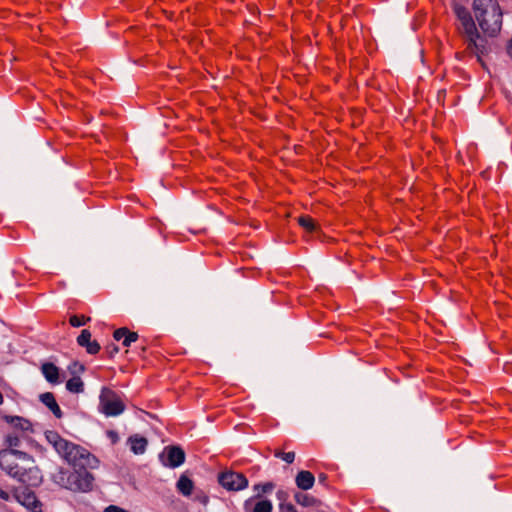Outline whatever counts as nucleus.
<instances>
[{
	"label": "nucleus",
	"instance_id": "nucleus-19",
	"mask_svg": "<svg viewBox=\"0 0 512 512\" xmlns=\"http://www.w3.org/2000/svg\"><path fill=\"white\" fill-rule=\"evenodd\" d=\"M66 388L71 393H82L84 391V383L79 376H73L67 381Z\"/></svg>",
	"mask_w": 512,
	"mask_h": 512
},
{
	"label": "nucleus",
	"instance_id": "nucleus-29",
	"mask_svg": "<svg viewBox=\"0 0 512 512\" xmlns=\"http://www.w3.org/2000/svg\"><path fill=\"white\" fill-rule=\"evenodd\" d=\"M68 369L71 374L77 376L76 374L84 371V366L82 364H79L78 362H74L71 365H69Z\"/></svg>",
	"mask_w": 512,
	"mask_h": 512
},
{
	"label": "nucleus",
	"instance_id": "nucleus-7",
	"mask_svg": "<svg viewBox=\"0 0 512 512\" xmlns=\"http://www.w3.org/2000/svg\"><path fill=\"white\" fill-rule=\"evenodd\" d=\"M218 481L225 489L230 491L243 490L248 486L247 478L242 474L234 471H226L219 475Z\"/></svg>",
	"mask_w": 512,
	"mask_h": 512
},
{
	"label": "nucleus",
	"instance_id": "nucleus-20",
	"mask_svg": "<svg viewBox=\"0 0 512 512\" xmlns=\"http://www.w3.org/2000/svg\"><path fill=\"white\" fill-rule=\"evenodd\" d=\"M295 501L304 507H311L316 504V499L308 494L297 492L294 495Z\"/></svg>",
	"mask_w": 512,
	"mask_h": 512
},
{
	"label": "nucleus",
	"instance_id": "nucleus-11",
	"mask_svg": "<svg viewBox=\"0 0 512 512\" xmlns=\"http://www.w3.org/2000/svg\"><path fill=\"white\" fill-rule=\"evenodd\" d=\"M295 483L301 490H309L315 483V477L310 471L302 470L295 477Z\"/></svg>",
	"mask_w": 512,
	"mask_h": 512
},
{
	"label": "nucleus",
	"instance_id": "nucleus-18",
	"mask_svg": "<svg viewBox=\"0 0 512 512\" xmlns=\"http://www.w3.org/2000/svg\"><path fill=\"white\" fill-rule=\"evenodd\" d=\"M177 489L184 496H189L192 493L194 484L190 478L185 475H181L177 481Z\"/></svg>",
	"mask_w": 512,
	"mask_h": 512
},
{
	"label": "nucleus",
	"instance_id": "nucleus-6",
	"mask_svg": "<svg viewBox=\"0 0 512 512\" xmlns=\"http://www.w3.org/2000/svg\"><path fill=\"white\" fill-rule=\"evenodd\" d=\"M461 33L465 39V42L467 45V50L471 54L477 56L478 60L480 61L481 56L487 52L486 38L483 37L479 33L477 28H475V31H473V33H471V34L469 32H461Z\"/></svg>",
	"mask_w": 512,
	"mask_h": 512
},
{
	"label": "nucleus",
	"instance_id": "nucleus-25",
	"mask_svg": "<svg viewBox=\"0 0 512 512\" xmlns=\"http://www.w3.org/2000/svg\"><path fill=\"white\" fill-rule=\"evenodd\" d=\"M90 318H85L84 316L73 315L70 317L69 322L73 327H80L86 324Z\"/></svg>",
	"mask_w": 512,
	"mask_h": 512
},
{
	"label": "nucleus",
	"instance_id": "nucleus-21",
	"mask_svg": "<svg viewBox=\"0 0 512 512\" xmlns=\"http://www.w3.org/2000/svg\"><path fill=\"white\" fill-rule=\"evenodd\" d=\"M298 224L305 229L307 232H315L317 230V225L315 221L307 215L298 217Z\"/></svg>",
	"mask_w": 512,
	"mask_h": 512
},
{
	"label": "nucleus",
	"instance_id": "nucleus-3",
	"mask_svg": "<svg viewBox=\"0 0 512 512\" xmlns=\"http://www.w3.org/2000/svg\"><path fill=\"white\" fill-rule=\"evenodd\" d=\"M94 476L87 470L74 471L63 468L52 474V481L59 487L73 492H89L93 489Z\"/></svg>",
	"mask_w": 512,
	"mask_h": 512
},
{
	"label": "nucleus",
	"instance_id": "nucleus-30",
	"mask_svg": "<svg viewBox=\"0 0 512 512\" xmlns=\"http://www.w3.org/2000/svg\"><path fill=\"white\" fill-rule=\"evenodd\" d=\"M127 331L128 329L123 327V328H119L117 330L114 331V334H113V337L115 340L119 341L121 339L124 340L126 334H127Z\"/></svg>",
	"mask_w": 512,
	"mask_h": 512
},
{
	"label": "nucleus",
	"instance_id": "nucleus-33",
	"mask_svg": "<svg viewBox=\"0 0 512 512\" xmlns=\"http://www.w3.org/2000/svg\"><path fill=\"white\" fill-rule=\"evenodd\" d=\"M276 496L280 503H286V500L288 499V493L283 490L277 491Z\"/></svg>",
	"mask_w": 512,
	"mask_h": 512
},
{
	"label": "nucleus",
	"instance_id": "nucleus-1",
	"mask_svg": "<svg viewBox=\"0 0 512 512\" xmlns=\"http://www.w3.org/2000/svg\"><path fill=\"white\" fill-rule=\"evenodd\" d=\"M0 468L26 486H37L42 479L40 470L34 466L33 457L16 449L0 451Z\"/></svg>",
	"mask_w": 512,
	"mask_h": 512
},
{
	"label": "nucleus",
	"instance_id": "nucleus-15",
	"mask_svg": "<svg viewBox=\"0 0 512 512\" xmlns=\"http://www.w3.org/2000/svg\"><path fill=\"white\" fill-rule=\"evenodd\" d=\"M45 438L46 440L53 446L55 451L59 454L60 451L64 449V446L67 445L66 439L62 438L57 432L55 431H46L45 432Z\"/></svg>",
	"mask_w": 512,
	"mask_h": 512
},
{
	"label": "nucleus",
	"instance_id": "nucleus-34",
	"mask_svg": "<svg viewBox=\"0 0 512 512\" xmlns=\"http://www.w3.org/2000/svg\"><path fill=\"white\" fill-rule=\"evenodd\" d=\"M105 512H129V511L125 510L121 507L115 506V505H110L105 508Z\"/></svg>",
	"mask_w": 512,
	"mask_h": 512
},
{
	"label": "nucleus",
	"instance_id": "nucleus-4",
	"mask_svg": "<svg viewBox=\"0 0 512 512\" xmlns=\"http://www.w3.org/2000/svg\"><path fill=\"white\" fill-rule=\"evenodd\" d=\"M59 456L77 470L96 469L99 466V460L93 454L70 441H67Z\"/></svg>",
	"mask_w": 512,
	"mask_h": 512
},
{
	"label": "nucleus",
	"instance_id": "nucleus-22",
	"mask_svg": "<svg viewBox=\"0 0 512 512\" xmlns=\"http://www.w3.org/2000/svg\"><path fill=\"white\" fill-rule=\"evenodd\" d=\"M274 487L275 485L272 482L254 485V491L257 492L256 497H260L261 494L270 493L274 489Z\"/></svg>",
	"mask_w": 512,
	"mask_h": 512
},
{
	"label": "nucleus",
	"instance_id": "nucleus-35",
	"mask_svg": "<svg viewBox=\"0 0 512 512\" xmlns=\"http://www.w3.org/2000/svg\"><path fill=\"white\" fill-rule=\"evenodd\" d=\"M0 498L3 500H9L10 499V493L7 491H4L0 488Z\"/></svg>",
	"mask_w": 512,
	"mask_h": 512
},
{
	"label": "nucleus",
	"instance_id": "nucleus-31",
	"mask_svg": "<svg viewBox=\"0 0 512 512\" xmlns=\"http://www.w3.org/2000/svg\"><path fill=\"white\" fill-rule=\"evenodd\" d=\"M279 511L280 512H297L296 508L291 503H280Z\"/></svg>",
	"mask_w": 512,
	"mask_h": 512
},
{
	"label": "nucleus",
	"instance_id": "nucleus-26",
	"mask_svg": "<svg viewBox=\"0 0 512 512\" xmlns=\"http://www.w3.org/2000/svg\"><path fill=\"white\" fill-rule=\"evenodd\" d=\"M6 444L12 449L13 447L20 446V438L17 434L11 433L6 436Z\"/></svg>",
	"mask_w": 512,
	"mask_h": 512
},
{
	"label": "nucleus",
	"instance_id": "nucleus-5",
	"mask_svg": "<svg viewBox=\"0 0 512 512\" xmlns=\"http://www.w3.org/2000/svg\"><path fill=\"white\" fill-rule=\"evenodd\" d=\"M99 410L107 417H115L124 412L125 405L115 391L104 387L99 396Z\"/></svg>",
	"mask_w": 512,
	"mask_h": 512
},
{
	"label": "nucleus",
	"instance_id": "nucleus-16",
	"mask_svg": "<svg viewBox=\"0 0 512 512\" xmlns=\"http://www.w3.org/2000/svg\"><path fill=\"white\" fill-rule=\"evenodd\" d=\"M128 441L130 443V448L134 454H143L146 451L148 444L146 438L139 435H133L129 437Z\"/></svg>",
	"mask_w": 512,
	"mask_h": 512
},
{
	"label": "nucleus",
	"instance_id": "nucleus-12",
	"mask_svg": "<svg viewBox=\"0 0 512 512\" xmlns=\"http://www.w3.org/2000/svg\"><path fill=\"white\" fill-rule=\"evenodd\" d=\"M252 498L248 499L244 503V509L249 512H271L272 511V503L270 500L263 499L259 500L252 506Z\"/></svg>",
	"mask_w": 512,
	"mask_h": 512
},
{
	"label": "nucleus",
	"instance_id": "nucleus-24",
	"mask_svg": "<svg viewBox=\"0 0 512 512\" xmlns=\"http://www.w3.org/2000/svg\"><path fill=\"white\" fill-rule=\"evenodd\" d=\"M91 341V333L89 330L84 329L77 337V343L81 347H85Z\"/></svg>",
	"mask_w": 512,
	"mask_h": 512
},
{
	"label": "nucleus",
	"instance_id": "nucleus-23",
	"mask_svg": "<svg viewBox=\"0 0 512 512\" xmlns=\"http://www.w3.org/2000/svg\"><path fill=\"white\" fill-rule=\"evenodd\" d=\"M274 456L276 458L282 459L283 461H285L288 464L293 463V461L295 459V453L294 452H282L280 450H275Z\"/></svg>",
	"mask_w": 512,
	"mask_h": 512
},
{
	"label": "nucleus",
	"instance_id": "nucleus-10",
	"mask_svg": "<svg viewBox=\"0 0 512 512\" xmlns=\"http://www.w3.org/2000/svg\"><path fill=\"white\" fill-rule=\"evenodd\" d=\"M15 497L22 505L34 512H37V509L41 506L35 494L27 488H25L22 492L15 494Z\"/></svg>",
	"mask_w": 512,
	"mask_h": 512
},
{
	"label": "nucleus",
	"instance_id": "nucleus-17",
	"mask_svg": "<svg viewBox=\"0 0 512 512\" xmlns=\"http://www.w3.org/2000/svg\"><path fill=\"white\" fill-rule=\"evenodd\" d=\"M5 421L21 431L31 430V423L20 416H5Z\"/></svg>",
	"mask_w": 512,
	"mask_h": 512
},
{
	"label": "nucleus",
	"instance_id": "nucleus-9",
	"mask_svg": "<svg viewBox=\"0 0 512 512\" xmlns=\"http://www.w3.org/2000/svg\"><path fill=\"white\" fill-rule=\"evenodd\" d=\"M453 11L461 23V32H469L470 34L473 33L477 27L470 11L459 3H454Z\"/></svg>",
	"mask_w": 512,
	"mask_h": 512
},
{
	"label": "nucleus",
	"instance_id": "nucleus-13",
	"mask_svg": "<svg viewBox=\"0 0 512 512\" xmlns=\"http://www.w3.org/2000/svg\"><path fill=\"white\" fill-rule=\"evenodd\" d=\"M41 371H42V374L44 375L45 379L49 383H51V384L59 383V369L53 363L46 362V363L42 364Z\"/></svg>",
	"mask_w": 512,
	"mask_h": 512
},
{
	"label": "nucleus",
	"instance_id": "nucleus-37",
	"mask_svg": "<svg viewBox=\"0 0 512 512\" xmlns=\"http://www.w3.org/2000/svg\"><path fill=\"white\" fill-rule=\"evenodd\" d=\"M319 480H320L321 482H324V481L326 480V475L321 474V475L319 476Z\"/></svg>",
	"mask_w": 512,
	"mask_h": 512
},
{
	"label": "nucleus",
	"instance_id": "nucleus-36",
	"mask_svg": "<svg viewBox=\"0 0 512 512\" xmlns=\"http://www.w3.org/2000/svg\"><path fill=\"white\" fill-rule=\"evenodd\" d=\"M507 53L512 58V38L510 39V41L507 45Z\"/></svg>",
	"mask_w": 512,
	"mask_h": 512
},
{
	"label": "nucleus",
	"instance_id": "nucleus-28",
	"mask_svg": "<svg viewBox=\"0 0 512 512\" xmlns=\"http://www.w3.org/2000/svg\"><path fill=\"white\" fill-rule=\"evenodd\" d=\"M138 339V334L136 332L127 331V334L123 340V345L128 347L132 342H135Z\"/></svg>",
	"mask_w": 512,
	"mask_h": 512
},
{
	"label": "nucleus",
	"instance_id": "nucleus-2",
	"mask_svg": "<svg viewBox=\"0 0 512 512\" xmlns=\"http://www.w3.org/2000/svg\"><path fill=\"white\" fill-rule=\"evenodd\" d=\"M472 9L480 29L490 37L497 36L503 22L498 0H473Z\"/></svg>",
	"mask_w": 512,
	"mask_h": 512
},
{
	"label": "nucleus",
	"instance_id": "nucleus-14",
	"mask_svg": "<svg viewBox=\"0 0 512 512\" xmlns=\"http://www.w3.org/2000/svg\"><path fill=\"white\" fill-rule=\"evenodd\" d=\"M40 400L44 405H46L51 410V412L54 414L55 417H57V418L62 417V411H61L59 405L57 404L53 393L46 392V393L41 394Z\"/></svg>",
	"mask_w": 512,
	"mask_h": 512
},
{
	"label": "nucleus",
	"instance_id": "nucleus-8",
	"mask_svg": "<svg viewBox=\"0 0 512 512\" xmlns=\"http://www.w3.org/2000/svg\"><path fill=\"white\" fill-rule=\"evenodd\" d=\"M161 463L170 468H176L185 461V452L179 446H167L159 455Z\"/></svg>",
	"mask_w": 512,
	"mask_h": 512
},
{
	"label": "nucleus",
	"instance_id": "nucleus-32",
	"mask_svg": "<svg viewBox=\"0 0 512 512\" xmlns=\"http://www.w3.org/2000/svg\"><path fill=\"white\" fill-rule=\"evenodd\" d=\"M106 352L109 354V357H113L119 352V348L115 344H111L106 347Z\"/></svg>",
	"mask_w": 512,
	"mask_h": 512
},
{
	"label": "nucleus",
	"instance_id": "nucleus-27",
	"mask_svg": "<svg viewBox=\"0 0 512 512\" xmlns=\"http://www.w3.org/2000/svg\"><path fill=\"white\" fill-rule=\"evenodd\" d=\"M85 348H86L87 353H89L91 355L97 354L100 351V349H101L100 344L97 341H95V340L94 341L91 340L85 346Z\"/></svg>",
	"mask_w": 512,
	"mask_h": 512
}]
</instances>
